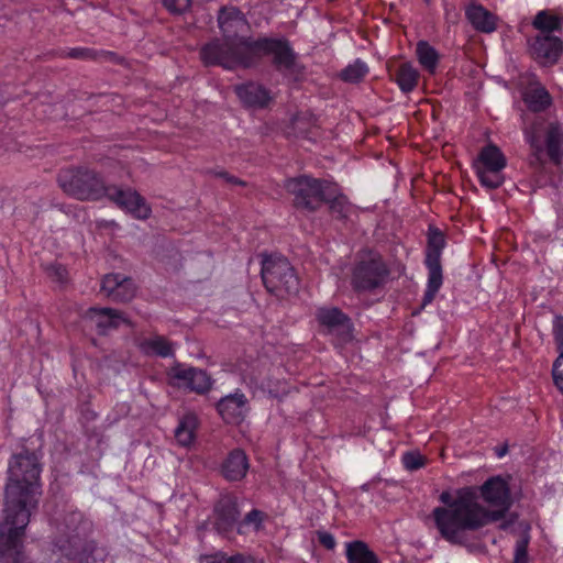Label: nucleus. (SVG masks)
<instances>
[{
  "mask_svg": "<svg viewBox=\"0 0 563 563\" xmlns=\"http://www.w3.org/2000/svg\"><path fill=\"white\" fill-rule=\"evenodd\" d=\"M41 472L35 452L24 450L9 461L0 516V559L23 562L25 530L42 494Z\"/></svg>",
  "mask_w": 563,
  "mask_h": 563,
  "instance_id": "nucleus-1",
  "label": "nucleus"
},
{
  "mask_svg": "<svg viewBox=\"0 0 563 563\" xmlns=\"http://www.w3.org/2000/svg\"><path fill=\"white\" fill-rule=\"evenodd\" d=\"M241 48L243 52L214 57L213 53L220 51V47L213 44L205 49V56L208 62L221 63L222 67L234 69L254 66L263 56L269 55L274 67L284 75L297 77L302 74L303 67L298 63L297 54L287 40L261 37L256 41H243Z\"/></svg>",
  "mask_w": 563,
  "mask_h": 563,
  "instance_id": "nucleus-2",
  "label": "nucleus"
},
{
  "mask_svg": "<svg viewBox=\"0 0 563 563\" xmlns=\"http://www.w3.org/2000/svg\"><path fill=\"white\" fill-rule=\"evenodd\" d=\"M478 490L492 510L479 504L476 487H464L455 509L463 525L474 531L503 519L511 506L508 484L499 476L487 479Z\"/></svg>",
  "mask_w": 563,
  "mask_h": 563,
  "instance_id": "nucleus-3",
  "label": "nucleus"
},
{
  "mask_svg": "<svg viewBox=\"0 0 563 563\" xmlns=\"http://www.w3.org/2000/svg\"><path fill=\"white\" fill-rule=\"evenodd\" d=\"M219 27L223 34V42L213 40L203 45L200 49V58L206 66H222L221 63L208 62L205 56V49L213 44L220 47V51L213 53L214 57L243 52L241 48L243 41H254L246 36L250 25L244 14L234 7L222 8L218 15Z\"/></svg>",
  "mask_w": 563,
  "mask_h": 563,
  "instance_id": "nucleus-4",
  "label": "nucleus"
},
{
  "mask_svg": "<svg viewBox=\"0 0 563 563\" xmlns=\"http://www.w3.org/2000/svg\"><path fill=\"white\" fill-rule=\"evenodd\" d=\"M58 184L65 194L80 201H99L110 187L98 172L84 166L62 170Z\"/></svg>",
  "mask_w": 563,
  "mask_h": 563,
  "instance_id": "nucleus-5",
  "label": "nucleus"
},
{
  "mask_svg": "<svg viewBox=\"0 0 563 563\" xmlns=\"http://www.w3.org/2000/svg\"><path fill=\"white\" fill-rule=\"evenodd\" d=\"M52 551L66 558L69 563H93L107 555L106 549L86 538V529L81 526L60 531L54 539Z\"/></svg>",
  "mask_w": 563,
  "mask_h": 563,
  "instance_id": "nucleus-6",
  "label": "nucleus"
},
{
  "mask_svg": "<svg viewBox=\"0 0 563 563\" xmlns=\"http://www.w3.org/2000/svg\"><path fill=\"white\" fill-rule=\"evenodd\" d=\"M464 487L456 492L453 498L450 493L443 492L440 495V500L445 505L435 507L432 510V518L440 536L452 544L462 545L467 541V531H474L473 528L463 525L461 515L455 511L456 503L461 498Z\"/></svg>",
  "mask_w": 563,
  "mask_h": 563,
  "instance_id": "nucleus-7",
  "label": "nucleus"
},
{
  "mask_svg": "<svg viewBox=\"0 0 563 563\" xmlns=\"http://www.w3.org/2000/svg\"><path fill=\"white\" fill-rule=\"evenodd\" d=\"M534 162L542 164L548 156L559 164L563 158L562 129L555 123L536 122L526 132Z\"/></svg>",
  "mask_w": 563,
  "mask_h": 563,
  "instance_id": "nucleus-8",
  "label": "nucleus"
},
{
  "mask_svg": "<svg viewBox=\"0 0 563 563\" xmlns=\"http://www.w3.org/2000/svg\"><path fill=\"white\" fill-rule=\"evenodd\" d=\"M285 188L292 196L295 208L314 212L324 203L325 198L330 197L331 183L300 176L288 179Z\"/></svg>",
  "mask_w": 563,
  "mask_h": 563,
  "instance_id": "nucleus-9",
  "label": "nucleus"
},
{
  "mask_svg": "<svg viewBox=\"0 0 563 563\" xmlns=\"http://www.w3.org/2000/svg\"><path fill=\"white\" fill-rule=\"evenodd\" d=\"M262 279L267 291L278 298L296 295L299 279L290 263L284 257H268L262 265Z\"/></svg>",
  "mask_w": 563,
  "mask_h": 563,
  "instance_id": "nucleus-10",
  "label": "nucleus"
},
{
  "mask_svg": "<svg viewBox=\"0 0 563 563\" xmlns=\"http://www.w3.org/2000/svg\"><path fill=\"white\" fill-rule=\"evenodd\" d=\"M389 276V268L380 255L368 253L353 266L351 286L357 292H371L380 288Z\"/></svg>",
  "mask_w": 563,
  "mask_h": 563,
  "instance_id": "nucleus-11",
  "label": "nucleus"
},
{
  "mask_svg": "<svg viewBox=\"0 0 563 563\" xmlns=\"http://www.w3.org/2000/svg\"><path fill=\"white\" fill-rule=\"evenodd\" d=\"M444 247L445 236L443 232L435 227H429L424 260L429 274L427 289L423 296V306L430 303L434 299L435 294L442 286L443 276L441 254Z\"/></svg>",
  "mask_w": 563,
  "mask_h": 563,
  "instance_id": "nucleus-12",
  "label": "nucleus"
},
{
  "mask_svg": "<svg viewBox=\"0 0 563 563\" xmlns=\"http://www.w3.org/2000/svg\"><path fill=\"white\" fill-rule=\"evenodd\" d=\"M507 165L504 153L495 144L484 146L474 163L481 185L488 189L500 187L505 180L503 170Z\"/></svg>",
  "mask_w": 563,
  "mask_h": 563,
  "instance_id": "nucleus-13",
  "label": "nucleus"
},
{
  "mask_svg": "<svg viewBox=\"0 0 563 563\" xmlns=\"http://www.w3.org/2000/svg\"><path fill=\"white\" fill-rule=\"evenodd\" d=\"M106 198L135 219L146 220L152 214V209L145 198L133 188L110 185Z\"/></svg>",
  "mask_w": 563,
  "mask_h": 563,
  "instance_id": "nucleus-14",
  "label": "nucleus"
},
{
  "mask_svg": "<svg viewBox=\"0 0 563 563\" xmlns=\"http://www.w3.org/2000/svg\"><path fill=\"white\" fill-rule=\"evenodd\" d=\"M240 515L238 498L232 494L221 495L212 511L214 530L222 537L231 539L233 530H238Z\"/></svg>",
  "mask_w": 563,
  "mask_h": 563,
  "instance_id": "nucleus-15",
  "label": "nucleus"
},
{
  "mask_svg": "<svg viewBox=\"0 0 563 563\" xmlns=\"http://www.w3.org/2000/svg\"><path fill=\"white\" fill-rule=\"evenodd\" d=\"M316 319L324 329V333L335 335L342 342L352 339V322L347 314L336 307H321Z\"/></svg>",
  "mask_w": 563,
  "mask_h": 563,
  "instance_id": "nucleus-16",
  "label": "nucleus"
},
{
  "mask_svg": "<svg viewBox=\"0 0 563 563\" xmlns=\"http://www.w3.org/2000/svg\"><path fill=\"white\" fill-rule=\"evenodd\" d=\"M528 43L530 55L542 66L554 65L563 52L561 38L553 34H537Z\"/></svg>",
  "mask_w": 563,
  "mask_h": 563,
  "instance_id": "nucleus-17",
  "label": "nucleus"
},
{
  "mask_svg": "<svg viewBox=\"0 0 563 563\" xmlns=\"http://www.w3.org/2000/svg\"><path fill=\"white\" fill-rule=\"evenodd\" d=\"M169 377L177 387H184L197 394H206L211 388L210 376L200 368L185 367L181 364L173 366Z\"/></svg>",
  "mask_w": 563,
  "mask_h": 563,
  "instance_id": "nucleus-18",
  "label": "nucleus"
},
{
  "mask_svg": "<svg viewBox=\"0 0 563 563\" xmlns=\"http://www.w3.org/2000/svg\"><path fill=\"white\" fill-rule=\"evenodd\" d=\"M82 317L96 325L100 335L118 329L121 323L131 328L134 327L132 321L122 311L112 308L91 307L85 311Z\"/></svg>",
  "mask_w": 563,
  "mask_h": 563,
  "instance_id": "nucleus-19",
  "label": "nucleus"
},
{
  "mask_svg": "<svg viewBox=\"0 0 563 563\" xmlns=\"http://www.w3.org/2000/svg\"><path fill=\"white\" fill-rule=\"evenodd\" d=\"M247 409V399L239 391L221 398L217 404L219 415L228 423L241 422Z\"/></svg>",
  "mask_w": 563,
  "mask_h": 563,
  "instance_id": "nucleus-20",
  "label": "nucleus"
},
{
  "mask_svg": "<svg viewBox=\"0 0 563 563\" xmlns=\"http://www.w3.org/2000/svg\"><path fill=\"white\" fill-rule=\"evenodd\" d=\"M465 16L478 32L493 33L497 29L498 18L477 2H471L465 8Z\"/></svg>",
  "mask_w": 563,
  "mask_h": 563,
  "instance_id": "nucleus-21",
  "label": "nucleus"
},
{
  "mask_svg": "<svg viewBox=\"0 0 563 563\" xmlns=\"http://www.w3.org/2000/svg\"><path fill=\"white\" fill-rule=\"evenodd\" d=\"M249 459L244 451L235 449L231 451L221 465L223 477L230 482L241 481L249 471Z\"/></svg>",
  "mask_w": 563,
  "mask_h": 563,
  "instance_id": "nucleus-22",
  "label": "nucleus"
},
{
  "mask_svg": "<svg viewBox=\"0 0 563 563\" xmlns=\"http://www.w3.org/2000/svg\"><path fill=\"white\" fill-rule=\"evenodd\" d=\"M235 92L240 100L250 108H265L272 100L269 91L255 82L236 86Z\"/></svg>",
  "mask_w": 563,
  "mask_h": 563,
  "instance_id": "nucleus-23",
  "label": "nucleus"
},
{
  "mask_svg": "<svg viewBox=\"0 0 563 563\" xmlns=\"http://www.w3.org/2000/svg\"><path fill=\"white\" fill-rule=\"evenodd\" d=\"M330 197L325 198L324 203L329 205L331 214L339 220H347L354 212V207L347 200L346 196L340 192L336 185L331 184Z\"/></svg>",
  "mask_w": 563,
  "mask_h": 563,
  "instance_id": "nucleus-24",
  "label": "nucleus"
},
{
  "mask_svg": "<svg viewBox=\"0 0 563 563\" xmlns=\"http://www.w3.org/2000/svg\"><path fill=\"white\" fill-rule=\"evenodd\" d=\"M139 347L148 356L169 357L174 355V343L158 334L142 340Z\"/></svg>",
  "mask_w": 563,
  "mask_h": 563,
  "instance_id": "nucleus-25",
  "label": "nucleus"
},
{
  "mask_svg": "<svg viewBox=\"0 0 563 563\" xmlns=\"http://www.w3.org/2000/svg\"><path fill=\"white\" fill-rule=\"evenodd\" d=\"M345 555L347 563H380L378 556L369 547L360 540L345 544Z\"/></svg>",
  "mask_w": 563,
  "mask_h": 563,
  "instance_id": "nucleus-26",
  "label": "nucleus"
},
{
  "mask_svg": "<svg viewBox=\"0 0 563 563\" xmlns=\"http://www.w3.org/2000/svg\"><path fill=\"white\" fill-rule=\"evenodd\" d=\"M525 101L532 111H543L552 102L549 91L540 82L531 84L525 92Z\"/></svg>",
  "mask_w": 563,
  "mask_h": 563,
  "instance_id": "nucleus-27",
  "label": "nucleus"
},
{
  "mask_svg": "<svg viewBox=\"0 0 563 563\" xmlns=\"http://www.w3.org/2000/svg\"><path fill=\"white\" fill-rule=\"evenodd\" d=\"M394 78L400 90L408 93L418 86L420 74L410 63H402L396 69Z\"/></svg>",
  "mask_w": 563,
  "mask_h": 563,
  "instance_id": "nucleus-28",
  "label": "nucleus"
},
{
  "mask_svg": "<svg viewBox=\"0 0 563 563\" xmlns=\"http://www.w3.org/2000/svg\"><path fill=\"white\" fill-rule=\"evenodd\" d=\"M198 427L197 417L192 413L184 416L177 428L175 429V439L181 446H189L196 438V429Z\"/></svg>",
  "mask_w": 563,
  "mask_h": 563,
  "instance_id": "nucleus-29",
  "label": "nucleus"
},
{
  "mask_svg": "<svg viewBox=\"0 0 563 563\" xmlns=\"http://www.w3.org/2000/svg\"><path fill=\"white\" fill-rule=\"evenodd\" d=\"M416 55L421 67L433 75L439 64V53L426 41H419L416 46Z\"/></svg>",
  "mask_w": 563,
  "mask_h": 563,
  "instance_id": "nucleus-30",
  "label": "nucleus"
},
{
  "mask_svg": "<svg viewBox=\"0 0 563 563\" xmlns=\"http://www.w3.org/2000/svg\"><path fill=\"white\" fill-rule=\"evenodd\" d=\"M268 519V515L260 509H252L249 511L243 519L238 523V533L244 536L252 529L255 532L263 530L265 521Z\"/></svg>",
  "mask_w": 563,
  "mask_h": 563,
  "instance_id": "nucleus-31",
  "label": "nucleus"
},
{
  "mask_svg": "<svg viewBox=\"0 0 563 563\" xmlns=\"http://www.w3.org/2000/svg\"><path fill=\"white\" fill-rule=\"evenodd\" d=\"M532 25L539 34H552L562 27V19L548 11H540L533 19Z\"/></svg>",
  "mask_w": 563,
  "mask_h": 563,
  "instance_id": "nucleus-32",
  "label": "nucleus"
},
{
  "mask_svg": "<svg viewBox=\"0 0 563 563\" xmlns=\"http://www.w3.org/2000/svg\"><path fill=\"white\" fill-rule=\"evenodd\" d=\"M201 560L205 563H264L263 560H258L250 554L236 553L234 555H228L221 551L203 555Z\"/></svg>",
  "mask_w": 563,
  "mask_h": 563,
  "instance_id": "nucleus-33",
  "label": "nucleus"
},
{
  "mask_svg": "<svg viewBox=\"0 0 563 563\" xmlns=\"http://www.w3.org/2000/svg\"><path fill=\"white\" fill-rule=\"evenodd\" d=\"M367 73V65L364 62L356 59L353 64L343 68L339 77L345 82L356 84L362 81Z\"/></svg>",
  "mask_w": 563,
  "mask_h": 563,
  "instance_id": "nucleus-34",
  "label": "nucleus"
},
{
  "mask_svg": "<svg viewBox=\"0 0 563 563\" xmlns=\"http://www.w3.org/2000/svg\"><path fill=\"white\" fill-rule=\"evenodd\" d=\"M135 285L129 277H123L110 299L117 302H128L135 296Z\"/></svg>",
  "mask_w": 563,
  "mask_h": 563,
  "instance_id": "nucleus-35",
  "label": "nucleus"
},
{
  "mask_svg": "<svg viewBox=\"0 0 563 563\" xmlns=\"http://www.w3.org/2000/svg\"><path fill=\"white\" fill-rule=\"evenodd\" d=\"M106 52H97L88 47H76L69 49L65 56L75 59H98L101 55H107Z\"/></svg>",
  "mask_w": 563,
  "mask_h": 563,
  "instance_id": "nucleus-36",
  "label": "nucleus"
},
{
  "mask_svg": "<svg viewBox=\"0 0 563 563\" xmlns=\"http://www.w3.org/2000/svg\"><path fill=\"white\" fill-rule=\"evenodd\" d=\"M124 276L120 274H108L103 277L101 283V291L108 297L111 298V296L114 294L115 289L118 288L119 284L123 279Z\"/></svg>",
  "mask_w": 563,
  "mask_h": 563,
  "instance_id": "nucleus-37",
  "label": "nucleus"
},
{
  "mask_svg": "<svg viewBox=\"0 0 563 563\" xmlns=\"http://www.w3.org/2000/svg\"><path fill=\"white\" fill-rule=\"evenodd\" d=\"M402 463L409 471H416L424 466L426 459L416 452H408L402 456Z\"/></svg>",
  "mask_w": 563,
  "mask_h": 563,
  "instance_id": "nucleus-38",
  "label": "nucleus"
},
{
  "mask_svg": "<svg viewBox=\"0 0 563 563\" xmlns=\"http://www.w3.org/2000/svg\"><path fill=\"white\" fill-rule=\"evenodd\" d=\"M528 538L523 537L516 542L514 563H528Z\"/></svg>",
  "mask_w": 563,
  "mask_h": 563,
  "instance_id": "nucleus-39",
  "label": "nucleus"
},
{
  "mask_svg": "<svg viewBox=\"0 0 563 563\" xmlns=\"http://www.w3.org/2000/svg\"><path fill=\"white\" fill-rule=\"evenodd\" d=\"M164 7L173 14H180L189 9L191 0H163Z\"/></svg>",
  "mask_w": 563,
  "mask_h": 563,
  "instance_id": "nucleus-40",
  "label": "nucleus"
},
{
  "mask_svg": "<svg viewBox=\"0 0 563 563\" xmlns=\"http://www.w3.org/2000/svg\"><path fill=\"white\" fill-rule=\"evenodd\" d=\"M553 333L558 349L560 350V356L558 358H562L563 363V317L556 318Z\"/></svg>",
  "mask_w": 563,
  "mask_h": 563,
  "instance_id": "nucleus-41",
  "label": "nucleus"
},
{
  "mask_svg": "<svg viewBox=\"0 0 563 563\" xmlns=\"http://www.w3.org/2000/svg\"><path fill=\"white\" fill-rule=\"evenodd\" d=\"M552 376L555 386L563 394V363L562 358H556L553 364Z\"/></svg>",
  "mask_w": 563,
  "mask_h": 563,
  "instance_id": "nucleus-42",
  "label": "nucleus"
},
{
  "mask_svg": "<svg viewBox=\"0 0 563 563\" xmlns=\"http://www.w3.org/2000/svg\"><path fill=\"white\" fill-rule=\"evenodd\" d=\"M318 540L322 547L333 550L336 545L334 537L327 531H317Z\"/></svg>",
  "mask_w": 563,
  "mask_h": 563,
  "instance_id": "nucleus-43",
  "label": "nucleus"
},
{
  "mask_svg": "<svg viewBox=\"0 0 563 563\" xmlns=\"http://www.w3.org/2000/svg\"><path fill=\"white\" fill-rule=\"evenodd\" d=\"M49 274L55 276L58 282H64L66 279V268L62 265H53L49 269Z\"/></svg>",
  "mask_w": 563,
  "mask_h": 563,
  "instance_id": "nucleus-44",
  "label": "nucleus"
},
{
  "mask_svg": "<svg viewBox=\"0 0 563 563\" xmlns=\"http://www.w3.org/2000/svg\"><path fill=\"white\" fill-rule=\"evenodd\" d=\"M219 177H222L223 179H225L227 183H230V184H233V185H240V186H245V181H243L242 179L240 178H236L232 175H229L227 172H221L218 174Z\"/></svg>",
  "mask_w": 563,
  "mask_h": 563,
  "instance_id": "nucleus-45",
  "label": "nucleus"
},
{
  "mask_svg": "<svg viewBox=\"0 0 563 563\" xmlns=\"http://www.w3.org/2000/svg\"><path fill=\"white\" fill-rule=\"evenodd\" d=\"M260 379L258 378H250V384H254V385H260Z\"/></svg>",
  "mask_w": 563,
  "mask_h": 563,
  "instance_id": "nucleus-46",
  "label": "nucleus"
}]
</instances>
